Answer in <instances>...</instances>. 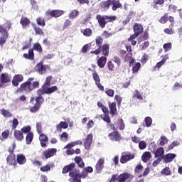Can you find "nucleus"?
Wrapping results in <instances>:
<instances>
[{
    "label": "nucleus",
    "instance_id": "nucleus-1",
    "mask_svg": "<svg viewBox=\"0 0 182 182\" xmlns=\"http://www.w3.org/2000/svg\"><path fill=\"white\" fill-rule=\"evenodd\" d=\"M75 164H70V165L65 166L63 169V174L69 173L70 171V182H81L80 176H79V171L75 169Z\"/></svg>",
    "mask_w": 182,
    "mask_h": 182
},
{
    "label": "nucleus",
    "instance_id": "nucleus-2",
    "mask_svg": "<svg viewBox=\"0 0 182 182\" xmlns=\"http://www.w3.org/2000/svg\"><path fill=\"white\" fill-rule=\"evenodd\" d=\"M134 34L131 36L128 41L129 42H131L133 46H135V45L137 43V41H136L137 36H139V35L143 32V26L138 23L135 24L134 26Z\"/></svg>",
    "mask_w": 182,
    "mask_h": 182
},
{
    "label": "nucleus",
    "instance_id": "nucleus-3",
    "mask_svg": "<svg viewBox=\"0 0 182 182\" xmlns=\"http://www.w3.org/2000/svg\"><path fill=\"white\" fill-rule=\"evenodd\" d=\"M125 60L129 61V66L132 67V73H137L140 68H141V64L140 63L136 62L134 58H132V53H129L125 57Z\"/></svg>",
    "mask_w": 182,
    "mask_h": 182
},
{
    "label": "nucleus",
    "instance_id": "nucleus-4",
    "mask_svg": "<svg viewBox=\"0 0 182 182\" xmlns=\"http://www.w3.org/2000/svg\"><path fill=\"white\" fill-rule=\"evenodd\" d=\"M29 80H33V78H30L27 82L23 83L21 85V90H25L26 92H31L33 90V89H36V87H39V82L36 81L33 83H31Z\"/></svg>",
    "mask_w": 182,
    "mask_h": 182
},
{
    "label": "nucleus",
    "instance_id": "nucleus-5",
    "mask_svg": "<svg viewBox=\"0 0 182 182\" xmlns=\"http://www.w3.org/2000/svg\"><path fill=\"white\" fill-rule=\"evenodd\" d=\"M64 14L65 11L62 10H48L46 12V16L48 19H50V18H59Z\"/></svg>",
    "mask_w": 182,
    "mask_h": 182
},
{
    "label": "nucleus",
    "instance_id": "nucleus-6",
    "mask_svg": "<svg viewBox=\"0 0 182 182\" xmlns=\"http://www.w3.org/2000/svg\"><path fill=\"white\" fill-rule=\"evenodd\" d=\"M48 70H50V67L49 65H43L42 63H38L35 67V71L39 75H43V73H46Z\"/></svg>",
    "mask_w": 182,
    "mask_h": 182
},
{
    "label": "nucleus",
    "instance_id": "nucleus-7",
    "mask_svg": "<svg viewBox=\"0 0 182 182\" xmlns=\"http://www.w3.org/2000/svg\"><path fill=\"white\" fill-rule=\"evenodd\" d=\"M43 103V98L42 97H37L36 98V103L30 108L31 113H36L41 108V105Z\"/></svg>",
    "mask_w": 182,
    "mask_h": 182
},
{
    "label": "nucleus",
    "instance_id": "nucleus-8",
    "mask_svg": "<svg viewBox=\"0 0 182 182\" xmlns=\"http://www.w3.org/2000/svg\"><path fill=\"white\" fill-rule=\"evenodd\" d=\"M133 178H134V176L129 173H124L118 176L119 182H130Z\"/></svg>",
    "mask_w": 182,
    "mask_h": 182
},
{
    "label": "nucleus",
    "instance_id": "nucleus-9",
    "mask_svg": "<svg viewBox=\"0 0 182 182\" xmlns=\"http://www.w3.org/2000/svg\"><path fill=\"white\" fill-rule=\"evenodd\" d=\"M77 144H82V141H77L75 142H72L66 145L64 149H68L66 151V154L68 156H71V154H74L75 150L72 149V147H75Z\"/></svg>",
    "mask_w": 182,
    "mask_h": 182
},
{
    "label": "nucleus",
    "instance_id": "nucleus-10",
    "mask_svg": "<svg viewBox=\"0 0 182 182\" xmlns=\"http://www.w3.org/2000/svg\"><path fill=\"white\" fill-rule=\"evenodd\" d=\"M108 138L111 141H120L122 136L117 131H114L108 134Z\"/></svg>",
    "mask_w": 182,
    "mask_h": 182
},
{
    "label": "nucleus",
    "instance_id": "nucleus-11",
    "mask_svg": "<svg viewBox=\"0 0 182 182\" xmlns=\"http://www.w3.org/2000/svg\"><path fill=\"white\" fill-rule=\"evenodd\" d=\"M92 141H93V134H89L87 136V138L84 141V146L86 150H89L90 149V146H92Z\"/></svg>",
    "mask_w": 182,
    "mask_h": 182
},
{
    "label": "nucleus",
    "instance_id": "nucleus-12",
    "mask_svg": "<svg viewBox=\"0 0 182 182\" xmlns=\"http://www.w3.org/2000/svg\"><path fill=\"white\" fill-rule=\"evenodd\" d=\"M9 151L11 153L6 159L7 164L9 166H15L16 164V160L15 159V154H14L13 150L9 149Z\"/></svg>",
    "mask_w": 182,
    "mask_h": 182
},
{
    "label": "nucleus",
    "instance_id": "nucleus-13",
    "mask_svg": "<svg viewBox=\"0 0 182 182\" xmlns=\"http://www.w3.org/2000/svg\"><path fill=\"white\" fill-rule=\"evenodd\" d=\"M21 82H23V76L19 74L14 75L12 80L13 86H19V83H21Z\"/></svg>",
    "mask_w": 182,
    "mask_h": 182
},
{
    "label": "nucleus",
    "instance_id": "nucleus-14",
    "mask_svg": "<svg viewBox=\"0 0 182 182\" xmlns=\"http://www.w3.org/2000/svg\"><path fill=\"white\" fill-rule=\"evenodd\" d=\"M96 171L99 174L105 168V159H100L95 166Z\"/></svg>",
    "mask_w": 182,
    "mask_h": 182
},
{
    "label": "nucleus",
    "instance_id": "nucleus-15",
    "mask_svg": "<svg viewBox=\"0 0 182 182\" xmlns=\"http://www.w3.org/2000/svg\"><path fill=\"white\" fill-rule=\"evenodd\" d=\"M133 159H134V154H124L122 156L120 161L122 164H124L127 161H129V160H133Z\"/></svg>",
    "mask_w": 182,
    "mask_h": 182
},
{
    "label": "nucleus",
    "instance_id": "nucleus-16",
    "mask_svg": "<svg viewBox=\"0 0 182 182\" xmlns=\"http://www.w3.org/2000/svg\"><path fill=\"white\" fill-rule=\"evenodd\" d=\"M97 19L101 28H105V26H106V23H107V18H106V16H103L101 15H97Z\"/></svg>",
    "mask_w": 182,
    "mask_h": 182
},
{
    "label": "nucleus",
    "instance_id": "nucleus-17",
    "mask_svg": "<svg viewBox=\"0 0 182 182\" xmlns=\"http://www.w3.org/2000/svg\"><path fill=\"white\" fill-rule=\"evenodd\" d=\"M56 151L57 150L55 148L49 149L44 151V156L46 159H50V157H53V156L56 154Z\"/></svg>",
    "mask_w": 182,
    "mask_h": 182
},
{
    "label": "nucleus",
    "instance_id": "nucleus-18",
    "mask_svg": "<svg viewBox=\"0 0 182 182\" xmlns=\"http://www.w3.org/2000/svg\"><path fill=\"white\" fill-rule=\"evenodd\" d=\"M176 154H167L166 155L164 156V162L171 163V161L176 159Z\"/></svg>",
    "mask_w": 182,
    "mask_h": 182
},
{
    "label": "nucleus",
    "instance_id": "nucleus-19",
    "mask_svg": "<svg viewBox=\"0 0 182 182\" xmlns=\"http://www.w3.org/2000/svg\"><path fill=\"white\" fill-rule=\"evenodd\" d=\"M1 82L2 86H4V83H9L11 82V76L7 73L1 74L0 77Z\"/></svg>",
    "mask_w": 182,
    "mask_h": 182
},
{
    "label": "nucleus",
    "instance_id": "nucleus-20",
    "mask_svg": "<svg viewBox=\"0 0 182 182\" xmlns=\"http://www.w3.org/2000/svg\"><path fill=\"white\" fill-rule=\"evenodd\" d=\"M14 136L17 141H22L23 140V133L21 130H15Z\"/></svg>",
    "mask_w": 182,
    "mask_h": 182
},
{
    "label": "nucleus",
    "instance_id": "nucleus-21",
    "mask_svg": "<svg viewBox=\"0 0 182 182\" xmlns=\"http://www.w3.org/2000/svg\"><path fill=\"white\" fill-rule=\"evenodd\" d=\"M39 140L41 141V147H46V141H48V136L43 134H40Z\"/></svg>",
    "mask_w": 182,
    "mask_h": 182
},
{
    "label": "nucleus",
    "instance_id": "nucleus-22",
    "mask_svg": "<svg viewBox=\"0 0 182 182\" xmlns=\"http://www.w3.org/2000/svg\"><path fill=\"white\" fill-rule=\"evenodd\" d=\"M16 160L17 163H18L21 166L26 163V157H25V155L23 154H18Z\"/></svg>",
    "mask_w": 182,
    "mask_h": 182
},
{
    "label": "nucleus",
    "instance_id": "nucleus-23",
    "mask_svg": "<svg viewBox=\"0 0 182 182\" xmlns=\"http://www.w3.org/2000/svg\"><path fill=\"white\" fill-rule=\"evenodd\" d=\"M21 25H22L23 28H28L29 26V24L31 23V21L29 19L26 17H22L20 21Z\"/></svg>",
    "mask_w": 182,
    "mask_h": 182
},
{
    "label": "nucleus",
    "instance_id": "nucleus-24",
    "mask_svg": "<svg viewBox=\"0 0 182 182\" xmlns=\"http://www.w3.org/2000/svg\"><path fill=\"white\" fill-rule=\"evenodd\" d=\"M100 52H102V54L105 56H109V45L105 44L101 47H100Z\"/></svg>",
    "mask_w": 182,
    "mask_h": 182
},
{
    "label": "nucleus",
    "instance_id": "nucleus-25",
    "mask_svg": "<svg viewBox=\"0 0 182 182\" xmlns=\"http://www.w3.org/2000/svg\"><path fill=\"white\" fill-rule=\"evenodd\" d=\"M106 62H107V58L106 57H101L98 59L97 63L99 67L105 68V65H106Z\"/></svg>",
    "mask_w": 182,
    "mask_h": 182
},
{
    "label": "nucleus",
    "instance_id": "nucleus-26",
    "mask_svg": "<svg viewBox=\"0 0 182 182\" xmlns=\"http://www.w3.org/2000/svg\"><path fill=\"white\" fill-rule=\"evenodd\" d=\"M150 159H151V154L149 151L144 152L141 156V159L144 163H147Z\"/></svg>",
    "mask_w": 182,
    "mask_h": 182
},
{
    "label": "nucleus",
    "instance_id": "nucleus-27",
    "mask_svg": "<svg viewBox=\"0 0 182 182\" xmlns=\"http://www.w3.org/2000/svg\"><path fill=\"white\" fill-rule=\"evenodd\" d=\"M58 90V87L57 86H53L50 87H45L44 88V92L46 95H50L51 93H53L54 92H56Z\"/></svg>",
    "mask_w": 182,
    "mask_h": 182
},
{
    "label": "nucleus",
    "instance_id": "nucleus-28",
    "mask_svg": "<svg viewBox=\"0 0 182 182\" xmlns=\"http://www.w3.org/2000/svg\"><path fill=\"white\" fill-rule=\"evenodd\" d=\"M116 126L117 128L119 129V130H124V127H126V124H124V122L122 119H118Z\"/></svg>",
    "mask_w": 182,
    "mask_h": 182
},
{
    "label": "nucleus",
    "instance_id": "nucleus-29",
    "mask_svg": "<svg viewBox=\"0 0 182 182\" xmlns=\"http://www.w3.org/2000/svg\"><path fill=\"white\" fill-rule=\"evenodd\" d=\"M109 110L111 112V114H112V116H114V114H116L117 112V109L116 108V102H112L109 104Z\"/></svg>",
    "mask_w": 182,
    "mask_h": 182
},
{
    "label": "nucleus",
    "instance_id": "nucleus-30",
    "mask_svg": "<svg viewBox=\"0 0 182 182\" xmlns=\"http://www.w3.org/2000/svg\"><path fill=\"white\" fill-rule=\"evenodd\" d=\"M81 33L83 34L84 36L89 38L90 36H92V31L90 28H85L81 30Z\"/></svg>",
    "mask_w": 182,
    "mask_h": 182
},
{
    "label": "nucleus",
    "instance_id": "nucleus-31",
    "mask_svg": "<svg viewBox=\"0 0 182 182\" xmlns=\"http://www.w3.org/2000/svg\"><path fill=\"white\" fill-rule=\"evenodd\" d=\"M107 66L109 70H116V69H119V66L117 65L114 63L112 61H109L107 63Z\"/></svg>",
    "mask_w": 182,
    "mask_h": 182
},
{
    "label": "nucleus",
    "instance_id": "nucleus-32",
    "mask_svg": "<svg viewBox=\"0 0 182 182\" xmlns=\"http://www.w3.org/2000/svg\"><path fill=\"white\" fill-rule=\"evenodd\" d=\"M110 5H112V0H108L101 3V8H102L104 11H106V9H109Z\"/></svg>",
    "mask_w": 182,
    "mask_h": 182
},
{
    "label": "nucleus",
    "instance_id": "nucleus-33",
    "mask_svg": "<svg viewBox=\"0 0 182 182\" xmlns=\"http://www.w3.org/2000/svg\"><path fill=\"white\" fill-rule=\"evenodd\" d=\"M132 97L133 99L136 97L138 100H143V95H141V93L137 90L134 91Z\"/></svg>",
    "mask_w": 182,
    "mask_h": 182
},
{
    "label": "nucleus",
    "instance_id": "nucleus-34",
    "mask_svg": "<svg viewBox=\"0 0 182 182\" xmlns=\"http://www.w3.org/2000/svg\"><path fill=\"white\" fill-rule=\"evenodd\" d=\"M69 127V124L67 122H61L58 125H57V130H62V129H68Z\"/></svg>",
    "mask_w": 182,
    "mask_h": 182
},
{
    "label": "nucleus",
    "instance_id": "nucleus-35",
    "mask_svg": "<svg viewBox=\"0 0 182 182\" xmlns=\"http://www.w3.org/2000/svg\"><path fill=\"white\" fill-rule=\"evenodd\" d=\"M33 140V134L32 132H28L26 137V144H31Z\"/></svg>",
    "mask_w": 182,
    "mask_h": 182
},
{
    "label": "nucleus",
    "instance_id": "nucleus-36",
    "mask_svg": "<svg viewBox=\"0 0 182 182\" xmlns=\"http://www.w3.org/2000/svg\"><path fill=\"white\" fill-rule=\"evenodd\" d=\"M23 56L25 59H33V50H29L28 53H24Z\"/></svg>",
    "mask_w": 182,
    "mask_h": 182
},
{
    "label": "nucleus",
    "instance_id": "nucleus-37",
    "mask_svg": "<svg viewBox=\"0 0 182 182\" xmlns=\"http://www.w3.org/2000/svg\"><path fill=\"white\" fill-rule=\"evenodd\" d=\"M79 15V11L77 10H73L70 14H69V18L70 19H75L77 16Z\"/></svg>",
    "mask_w": 182,
    "mask_h": 182
},
{
    "label": "nucleus",
    "instance_id": "nucleus-38",
    "mask_svg": "<svg viewBox=\"0 0 182 182\" xmlns=\"http://www.w3.org/2000/svg\"><path fill=\"white\" fill-rule=\"evenodd\" d=\"M1 114L4 117H12V114L5 109H1Z\"/></svg>",
    "mask_w": 182,
    "mask_h": 182
},
{
    "label": "nucleus",
    "instance_id": "nucleus-39",
    "mask_svg": "<svg viewBox=\"0 0 182 182\" xmlns=\"http://www.w3.org/2000/svg\"><path fill=\"white\" fill-rule=\"evenodd\" d=\"M111 5H112V11H116L117 8H120L122 6V4H119V1H114L112 0Z\"/></svg>",
    "mask_w": 182,
    "mask_h": 182
},
{
    "label": "nucleus",
    "instance_id": "nucleus-40",
    "mask_svg": "<svg viewBox=\"0 0 182 182\" xmlns=\"http://www.w3.org/2000/svg\"><path fill=\"white\" fill-rule=\"evenodd\" d=\"M75 161L78 164L79 167H85V163L83 162V160H82V158L75 157Z\"/></svg>",
    "mask_w": 182,
    "mask_h": 182
},
{
    "label": "nucleus",
    "instance_id": "nucleus-41",
    "mask_svg": "<svg viewBox=\"0 0 182 182\" xmlns=\"http://www.w3.org/2000/svg\"><path fill=\"white\" fill-rule=\"evenodd\" d=\"M92 77L95 83L100 82V76H99V74L95 70L92 71Z\"/></svg>",
    "mask_w": 182,
    "mask_h": 182
},
{
    "label": "nucleus",
    "instance_id": "nucleus-42",
    "mask_svg": "<svg viewBox=\"0 0 182 182\" xmlns=\"http://www.w3.org/2000/svg\"><path fill=\"white\" fill-rule=\"evenodd\" d=\"M31 8L33 11H39V6L35 0H31Z\"/></svg>",
    "mask_w": 182,
    "mask_h": 182
},
{
    "label": "nucleus",
    "instance_id": "nucleus-43",
    "mask_svg": "<svg viewBox=\"0 0 182 182\" xmlns=\"http://www.w3.org/2000/svg\"><path fill=\"white\" fill-rule=\"evenodd\" d=\"M155 157H160V156H163L164 154V149L163 148H159L158 149L155 153Z\"/></svg>",
    "mask_w": 182,
    "mask_h": 182
},
{
    "label": "nucleus",
    "instance_id": "nucleus-44",
    "mask_svg": "<svg viewBox=\"0 0 182 182\" xmlns=\"http://www.w3.org/2000/svg\"><path fill=\"white\" fill-rule=\"evenodd\" d=\"M50 167H55V165H49L47 164L45 166H43L40 168L41 171L45 172V171H50Z\"/></svg>",
    "mask_w": 182,
    "mask_h": 182
},
{
    "label": "nucleus",
    "instance_id": "nucleus-45",
    "mask_svg": "<svg viewBox=\"0 0 182 182\" xmlns=\"http://www.w3.org/2000/svg\"><path fill=\"white\" fill-rule=\"evenodd\" d=\"M144 122L146 127H150V126H151V123H153V120L150 117H146L144 119Z\"/></svg>",
    "mask_w": 182,
    "mask_h": 182
},
{
    "label": "nucleus",
    "instance_id": "nucleus-46",
    "mask_svg": "<svg viewBox=\"0 0 182 182\" xmlns=\"http://www.w3.org/2000/svg\"><path fill=\"white\" fill-rule=\"evenodd\" d=\"M68 139H69V134L68 132H63L60 136L61 141H68Z\"/></svg>",
    "mask_w": 182,
    "mask_h": 182
},
{
    "label": "nucleus",
    "instance_id": "nucleus-47",
    "mask_svg": "<svg viewBox=\"0 0 182 182\" xmlns=\"http://www.w3.org/2000/svg\"><path fill=\"white\" fill-rule=\"evenodd\" d=\"M168 140L167 139V137L166 136H161L159 139V144L160 146H164V144H167Z\"/></svg>",
    "mask_w": 182,
    "mask_h": 182
},
{
    "label": "nucleus",
    "instance_id": "nucleus-48",
    "mask_svg": "<svg viewBox=\"0 0 182 182\" xmlns=\"http://www.w3.org/2000/svg\"><path fill=\"white\" fill-rule=\"evenodd\" d=\"M139 147L140 150H144L147 147V144L144 141H139Z\"/></svg>",
    "mask_w": 182,
    "mask_h": 182
},
{
    "label": "nucleus",
    "instance_id": "nucleus-49",
    "mask_svg": "<svg viewBox=\"0 0 182 182\" xmlns=\"http://www.w3.org/2000/svg\"><path fill=\"white\" fill-rule=\"evenodd\" d=\"M52 80V76L49 75L46 77L44 84H43V87L45 86H50V81Z\"/></svg>",
    "mask_w": 182,
    "mask_h": 182
},
{
    "label": "nucleus",
    "instance_id": "nucleus-50",
    "mask_svg": "<svg viewBox=\"0 0 182 182\" xmlns=\"http://www.w3.org/2000/svg\"><path fill=\"white\" fill-rule=\"evenodd\" d=\"M161 173L164 176H170V174H171V172L170 171V168L168 167L164 168Z\"/></svg>",
    "mask_w": 182,
    "mask_h": 182
},
{
    "label": "nucleus",
    "instance_id": "nucleus-51",
    "mask_svg": "<svg viewBox=\"0 0 182 182\" xmlns=\"http://www.w3.org/2000/svg\"><path fill=\"white\" fill-rule=\"evenodd\" d=\"M8 38V35H2L0 37V46H2L4 45L5 42H6V38Z\"/></svg>",
    "mask_w": 182,
    "mask_h": 182
},
{
    "label": "nucleus",
    "instance_id": "nucleus-52",
    "mask_svg": "<svg viewBox=\"0 0 182 182\" xmlns=\"http://www.w3.org/2000/svg\"><path fill=\"white\" fill-rule=\"evenodd\" d=\"M163 48H164L165 52H168V50H171V43H168L164 44Z\"/></svg>",
    "mask_w": 182,
    "mask_h": 182
},
{
    "label": "nucleus",
    "instance_id": "nucleus-53",
    "mask_svg": "<svg viewBox=\"0 0 182 182\" xmlns=\"http://www.w3.org/2000/svg\"><path fill=\"white\" fill-rule=\"evenodd\" d=\"M36 130L38 134H41L42 133V123L41 122H37L36 125Z\"/></svg>",
    "mask_w": 182,
    "mask_h": 182
},
{
    "label": "nucleus",
    "instance_id": "nucleus-54",
    "mask_svg": "<svg viewBox=\"0 0 182 182\" xmlns=\"http://www.w3.org/2000/svg\"><path fill=\"white\" fill-rule=\"evenodd\" d=\"M180 89H182V85L180 84V82H175L172 87V90H178Z\"/></svg>",
    "mask_w": 182,
    "mask_h": 182
},
{
    "label": "nucleus",
    "instance_id": "nucleus-55",
    "mask_svg": "<svg viewBox=\"0 0 182 182\" xmlns=\"http://www.w3.org/2000/svg\"><path fill=\"white\" fill-rule=\"evenodd\" d=\"M147 60H149V55L144 53L141 58V62L143 63V65H144L146 63Z\"/></svg>",
    "mask_w": 182,
    "mask_h": 182
},
{
    "label": "nucleus",
    "instance_id": "nucleus-56",
    "mask_svg": "<svg viewBox=\"0 0 182 182\" xmlns=\"http://www.w3.org/2000/svg\"><path fill=\"white\" fill-rule=\"evenodd\" d=\"M165 63H164L162 60L160 62L157 63L156 65L154 67V70H159L163 65H164Z\"/></svg>",
    "mask_w": 182,
    "mask_h": 182
},
{
    "label": "nucleus",
    "instance_id": "nucleus-57",
    "mask_svg": "<svg viewBox=\"0 0 182 182\" xmlns=\"http://www.w3.org/2000/svg\"><path fill=\"white\" fill-rule=\"evenodd\" d=\"M0 33L1 35H8V30L4 26V25L0 26Z\"/></svg>",
    "mask_w": 182,
    "mask_h": 182
},
{
    "label": "nucleus",
    "instance_id": "nucleus-58",
    "mask_svg": "<svg viewBox=\"0 0 182 182\" xmlns=\"http://www.w3.org/2000/svg\"><path fill=\"white\" fill-rule=\"evenodd\" d=\"M141 170H143V166L139 164L135 168V173L140 174L141 173Z\"/></svg>",
    "mask_w": 182,
    "mask_h": 182
},
{
    "label": "nucleus",
    "instance_id": "nucleus-59",
    "mask_svg": "<svg viewBox=\"0 0 182 182\" xmlns=\"http://www.w3.org/2000/svg\"><path fill=\"white\" fill-rule=\"evenodd\" d=\"M33 48L35 50H37V52H42V46H41L39 43H36L33 46Z\"/></svg>",
    "mask_w": 182,
    "mask_h": 182
},
{
    "label": "nucleus",
    "instance_id": "nucleus-60",
    "mask_svg": "<svg viewBox=\"0 0 182 182\" xmlns=\"http://www.w3.org/2000/svg\"><path fill=\"white\" fill-rule=\"evenodd\" d=\"M2 139L4 140L8 139L9 137V130L6 129L4 132H2L1 134Z\"/></svg>",
    "mask_w": 182,
    "mask_h": 182
},
{
    "label": "nucleus",
    "instance_id": "nucleus-61",
    "mask_svg": "<svg viewBox=\"0 0 182 182\" xmlns=\"http://www.w3.org/2000/svg\"><path fill=\"white\" fill-rule=\"evenodd\" d=\"M149 41H145L140 45L139 48L141 50H143V49H146V48H149Z\"/></svg>",
    "mask_w": 182,
    "mask_h": 182
},
{
    "label": "nucleus",
    "instance_id": "nucleus-62",
    "mask_svg": "<svg viewBox=\"0 0 182 182\" xmlns=\"http://www.w3.org/2000/svg\"><path fill=\"white\" fill-rule=\"evenodd\" d=\"M112 63L119 68L120 66V58L118 57H114L112 59Z\"/></svg>",
    "mask_w": 182,
    "mask_h": 182
},
{
    "label": "nucleus",
    "instance_id": "nucleus-63",
    "mask_svg": "<svg viewBox=\"0 0 182 182\" xmlns=\"http://www.w3.org/2000/svg\"><path fill=\"white\" fill-rule=\"evenodd\" d=\"M20 131L25 134L27 133L28 134V133H30L29 132H31V127L30 126L24 127Z\"/></svg>",
    "mask_w": 182,
    "mask_h": 182
},
{
    "label": "nucleus",
    "instance_id": "nucleus-64",
    "mask_svg": "<svg viewBox=\"0 0 182 182\" xmlns=\"http://www.w3.org/2000/svg\"><path fill=\"white\" fill-rule=\"evenodd\" d=\"M102 120H104V122H106L107 123H110V117H109V115L105 114L104 115L101 116Z\"/></svg>",
    "mask_w": 182,
    "mask_h": 182
}]
</instances>
